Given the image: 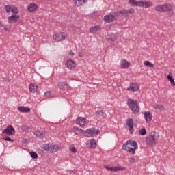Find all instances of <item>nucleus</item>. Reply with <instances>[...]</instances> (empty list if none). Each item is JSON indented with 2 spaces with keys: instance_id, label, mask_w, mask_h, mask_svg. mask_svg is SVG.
<instances>
[{
  "instance_id": "nucleus-1",
  "label": "nucleus",
  "mask_w": 175,
  "mask_h": 175,
  "mask_svg": "<svg viewBox=\"0 0 175 175\" xmlns=\"http://www.w3.org/2000/svg\"><path fill=\"white\" fill-rule=\"evenodd\" d=\"M156 12H159L160 13H165V12H169V16H173V5L170 3H165L161 5H157L154 8Z\"/></svg>"
},
{
  "instance_id": "nucleus-2",
  "label": "nucleus",
  "mask_w": 175,
  "mask_h": 175,
  "mask_svg": "<svg viewBox=\"0 0 175 175\" xmlns=\"http://www.w3.org/2000/svg\"><path fill=\"white\" fill-rule=\"evenodd\" d=\"M127 105L130 110H131L134 114H137V113L140 111V107L137 100L129 98L127 99Z\"/></svg>"
},
{
  "instance_id": "nucleus-3",
  "label": "nucleus",
  "mask_w": 175,
  "mask_h": 175,
  "mask_svg": "<svg viewBox=\"0 0 175 175\" xmlns=\"http://www.w3.org/2000/svg\"><path fill=\"white\" fill-rule=\"evenodd\" d=\"M77 131H78V132H83V133H86V135H88L87 137H94V136H98V134L99 132H100L99 129L96 130L95 128H91L87 130H83L80 128H77Z\"/></svg>"
},
{
  "instance_id": "nucleus-4",
  "label": "nucleus",
  "mask_w": 175,
  "mask_h": 175,
  "mask_svg": "<svg viewBox=\"0 0 175 175\" xmlns=\"http://www.w3.org/2000/svg\"><path fill=\"white\" fill-rule=\"evenodd\" d=\"M135 13V10L133 8H129V10H121L115 12L116 17L119 16H122L123 17H126L128 14H133Z\"/></svg>"
},
{
  "instance_id": "nucleus-5",
  "label": "nucleus",
  "mask_w": 175,
  "mask_h": 175,
  "mask_svg": "<svg viewBox=\"0 0 175 175\" xmlns=\"http://www.w3.org/2000/svg\"><path fill=\"white\" fill-rule=\"evenodd\" d=\"M157 135V133H154V134H151L146 138V144L147 146H150V147H152V146H155L157 144V138H155V135Z\"/></svg>"
},
{
  "instance_id": "nucleus-6",
  "label": "nucleus",
  "mask_w": 175,
  "mask_h": 175,
  "mask_svg": "<svg viewBox=\"0 0 175 175\" xmlns=\"http://www.w3.org/2000/svg\"><path fill=\"white\" fill-rule=\"evenodd\" d=\"M44 151H49V152H57L58 151V146L48 144L43 147Z\"/></svg>"
},
{
  "instance_id": "nucleus-7",
  "label": "nucleus",
  "mask_w": 175,
  "mask_h": 175,
  "mask_svg": "<svg viewBox=\"0 0 175 175\" xmlns=\"http://www.w3.org/2000/svg\"><path fill=\"white\" fill-rule=\"evenodd\" d=\"M126 125L129 127L130 134L132 135L133 132H135V129H133V118H128L126 122Z\"/></svg>"
},
{
  "instance_id": "nucleus-8",
  "label": "nucleus",
  "mask_w": 175,
  "mask_h": 175,
  "mask_svg": "<svg viewBox=\"0 0 175 175\" xmlns=\"http://www.w3.org/2000/svg\"><path fill=\"white\" fill-rule=\"evenodd\" d=\"M3 135L12 136V135H14V128H13V126L9 125L3 131Z\"/></svg>"
},
{
  "instance_id": "nucleus-9",
  "label": "nucleus",
  "mask_w": 175,
  "mask_h": 175,
  "mask_svg": "<svg viewBox=\"0 0 175 175\" xmlns=\"http://www.w3.org/2000/svg\"><path fill=\"white\" fill-rule=\"evenodd\" d=\"M66 38V34L65 33H57L53 35V39L58 42L61 40H65Z\"/></svg>"
},
{
  "instance_id": "nucleus-10",
  "label": "nucleus",
  "mask_w": 175,
  "mask_h": 175,
  "mask_svg": "<svg viewBox=\"0 0 175 175\" xmlns=\"http://www.w3.org/2000/svg\"><path fill=\"white\" fill-rule=\"evenodd\" d=\"M20 20V16L16 14H13L11 16L8 17V23L9 24H14V23H17Z\"/></svg>"
},
{
  "instance_id": "nucleus-11",
  "label": "nucleus",
  "mask_w": 175,
  "mask_h": 175,
  "mask_svg": "<svg viewBox=\"0 0 175 175\" xmlns=\"http://www.w3.org/2000/svg\"><path fill=\"white\" fill-rule=\"evenodd\" d=\"M66 66L70 70L75 69L76 68V62L72 59H68L66 62Z\"/></svg>"
},
{
  "instance_id": "nucleus-12",
  "label": "nucleus",
  "mask_w": 175,
  "mask_h": 175,
  "mask_svg": "<svg viewBox=\"0 0 175 175\" xmlns=\"http://www.w3.org/2000/svg\"><path fill=\"white\" fill-rule=\"evenodd\" d=\"M116 15L115 13L112 15H105L104 16V21L105 23H113V21H116Z\"/></svg>"
},
{
  "instance_id": "nucleus-13",
  "label": "nucleus",
  "mask_w": 175,
  "mask_h": 175,
  "mask_svg": "<svg viewBox=\"0 0 175 175\" xmlns=\"http://www.w3.org/2000/svg\"><path fill=\"white\" fill-rule=\"evenodd\" d=\"M137 6H141L142 8H150V6H152V2L138 1Z\"/></svg>"
},
{
  "instance_id": "nucleus-14",
  "label": "nucleus",
  "mask_w": 175,
  "mask_h": 175,
  "mask_svg": "<svg viewBox=\"0 0 175 175\" xmlns=\"http://www.w3.org/2000/svg\"><path fill=\"white\" fill-rule=\"evenodd\" d=\"M85 120H87V118L79 117L77 118L76 122L78 125H79V126H84V125H85L86 123Z\"/></svg>"
},
{
  "instance_id": "nucleus-15",
  "label": "nucleus",
  "mask_w": 175,
  "mask_h": 175,
  "mask_svg": "<svg viewBox=\"0 0 175 175\" xmlns=\"http://www.w3.org/2000/svg\"><path fill=\"white\" fill-rule=\"evenodd\" d=\"M127 91H133V92L139 91V85L137 83H131L130 87L127 89Z\"/></svg>"
},
{
  "instance_id": "nucleus-16",
  "label": "nucleus",
  "mask_w": 175,
  "mask_h": 175,
  "mask_svg": "<svg viewBox=\"0 0 175 175\" xmlns=\"http://www.w3.org/2000/svg\"><path fill=\"white\" fill-rule=\"evenodd\" d=\"M120 68H122V69H128V68H129V62H128L126 59H122Z\"/></svg>"
},
{
  "instance_id": "nucleus-17",
  "label": "nucleus",
  "mask_w": 175,
  "mask_h": 175,
  "mask_svg": "<svg viewBox=\"0 0 175 175\" xmlns=\"http://www.w3.org/2000/svg\"><path fill=\"white\" fill-rule=\"evenodd\" d=\"M88 2V0H74V3L76 6H83V5H85Z\"/></svg>"
},
{
  "instance_id": "nucleus-18",
  "label": "nucleus",
  "mask_w": 175,
  "mask_h": 175,
  "mask_svg": "<svg viewBox=\"0 0 175 175\" xmlns=\"http://www.w3.org/2000/svg\"><path fill=\"white\" fill-rule=\"evenodd\" d=\"M18 110L20 113H29V111H31V109L29 107H25L23 106L18 107Z\"/></svg>"
},
{
  "instance_id": "nucleus-19",
  "label": "nucleus",
  "mask_w": 175,
  "mask_h": 175,
  "mask_svg": "<svg viewBox=\"0 0 175 175\" xmlns=\"http://www.w3.org/2000/svg\"><path fill=\"white\" fill-rule=\"evenodd\" d=\"M144 117L146 122H150L152 120V114L150 111L145 112Z\"/></svg>"
},
{
  "instance_id": "nucleus-20",
  "label": "nucleus",
  "mask_w": 175,
  "mask_h": 175,
  "mask_svg": "<svg viewBox=\"0 0 175 175\" xmlns=\"http://www.w3.org/2000/svg\"><path fill=\"white\" fill-rule=\"evenodd\" d=\"M29 90L30 92H36V91H38V85L35 84V83H31L29 85Z\"/></svg>"
},
{
  "instance_id": "nucleus-21",
  "label": "nucleus",
  "mask_w": 175,
  "mask_h": 175,
  "mask_svg": "<svg viewBox=\"0 0 175 175\" xmlns=\"http://www.w3.org/2000/svg\"><path fill=\"white\" fill-rule=\"evenodd\" d=\"M38 9V5L35 3H31L28 5L27 10L29 12H35Z\"/></svg>"
},
{
  "instance_id": "nucleus-22",
  "label": "nucleus",
  "mask_w": 175,
  "mask_h": 175,
  "mask_svg": "<svg viewBox=\"0 0 175 175\" xmlns=\"http://www.w3.org/2000/svg\"><path fill=\"white\" fill-rule=\"evenodd\" d=\"M107 38L111 40V42H115V40H117L118 36L117 34L111 33L107 36Z\"/></svg>"
},
{
  "instance_id": "nucleus-23",
  "label": "nucleus",
  "mask_w": 175,
  "mask_h": 175,
  "mask_svg": "<svg viewBox=\"0 0 175 175\" xmlns=\"http://www.w3.org/2000/svg\"><path fill=\"white\" fill-rule=\"evenodd\" d=\"M98 29H100V27H99V26H92L90 28L89 31L92 33L94 32H98Z\"/></svg>"
},
{
  "instance_id": "nucleus-24",
  "label": "nucleus",
  "mask_w": 175,
  "mask_h": 175,
  "mask_svg": "<svg viewBox=\"0 0 175 175\" xmlns=\"http://www.w3.org/2000/svg\"><path fill=\"white\" fill-rule=\"evenodd\" d=\"M129 144H131V140H128L124 144L123 150H124V151H128L129 150V146H128Z\"/></svg>"
},
{
  "instance_id": "nucleus-25",
  "label": "nucleus",
  "mask_w": 175,
  "mask_h": 175,
  "mask_svg": "<svg viewBox=\"0 0 175 175\" xmlns=\"http://www.w3.org/2000/svg\"><path fill=\"white\" fill-rule=\"evenodd\" d=\"M36 135L38 137H40L41 139H43V137H44L45 133L43 131H36Z\"/></svg>"
},
{
  "instance_id": "nucleus-26",
  "label": "nucleus",
  "mask_w": 175,
  "mask_h": 175,
  "mask_svg": "<svg viewBox=\"0 0 175 175\" xmlns=\"http://www.w3.org/2000/svg\"><path fill=\"white\" fill-rule=\"evenodd\" d=\"M91 148H95L96 147V140L95 139H92L90 141Z\"/></svg>"
},
{
  "instance_id": "nucleus-27",
  "label": "nucleus",
  "mask_w": 175,
  "mask_h": 175,
  "mask_svg": "<svg viewBox=\"0 0 175 175\" xmlns=\"http://www.w3.org/2000/svg\"><path fill=\"white\" fill-rule=\"evenodd\" d=\"M57 85L60 88H65V87H68V83L66 82H58L57 83Z\"/></svg>"
},
{
  "instance_id": "nucleus-28",
  "label": "nucleus",
  "mask_w": 175,
  "mask_h": 175,
  "mask_svg": "<svg viewBox=\"0 0 175 175\" xmlns=\"http://www.w3.org/2000/svg\"><path fill=\"white\" fill-rule=\"evenodd\" d=\"M131 147H133L135 150H137L139 146L137 145V142L136 141H131V144H129Z\"/></svg>"
},
{
  "instance_id": "nucleus-29",
  "label": "nucleus",
  "mask_w": 175,
  "mask_h": 175,
  "mask_svg": "<svg viewBox=\"0 0 175 175\" xmlns=\"http://www.w3.org/2000/svg\"><path fill=\"white\" fill-rule=\"evenodd\" d=\"M12 5H5V10L6 13H10V12H12Z\"/></svg>"
},
{
  "instance_id": "nucleus-30",
  "label": "nucleus",
  "mask_w": 175,
  "mask_h": 175,
  "mask_svg": "<svg viewBox=\"0 0 175 175\" xmlns=\"http://www.w3.org/2000/svg\"><path fill=\"white\" fill-rule=\"evenodd\" d=\"M11 12L12 13H14V14H17V13H18V9L17 8V7L12 5Z\"/></svg>"
},
{
  "instance_id": "nucleus-31",
  "label": "nucleus",
  "mask_w": 175,
  "mask_h": 175,
  "mask_svg": "<svg viewBox=\"0 0 175 175\" xmlns=\"http://www.w3.org/2000/svg\"><path fill=\"white\" fill-rule=\"evenodd\" d=\"M104 167L107 169V170H109V172H116V167H110L109 165H105Z\"/></svg>"
},
{
  "instance_id": "nucleus-32",
  "label": "nucleus",
  "mask_w": 175,
  "mask_h": 175,
  "mask_svg": "<svg viewBox=\"0 0 175 175\" xmlns=\"http://www.w3.org/2000/svg\"><path fill=\"white\" fill-rule=\"evenodd\" d=\"M30 156L33 159H38V153L36 152H31Z\"/></svg>"
},
{
  "instance_id": "nucleus-33",
  "label": "nucleus",
  "mask_w": 175,
  "mask_h": 175,
  "mask_svg": "<svg viewBox=\"0 0 175 175\" xmlns=\"http://www.w3.org/2000/svg\"><path fill=\"white\" fill-rule=\"evenodd\" d=\"M144 65L146 66H148L149 68H154V64L147 60L144 62Z\"/></svg>"
},
{
  "instance_id": "nucleus-34",
  "label": "nucleus",
  "mask_w": 175,
  "mask_h": 175,
  "mask_svg": "<svg viewBox=\"0 0 175 175\" xmlns=\"http://www.w3.org/2000/svg\"><path fill=\"white\" fill-rule=\"evenodd\" d=\"M153 107L156 110H162V109H163V105H154L153 106Z\"/></svg>"
},
{
  "instance_id": "nucleus-35",
  "label": "nucleus",
  "mask_w": 175,
  "mask_h": 175,
  "mask_svg": "<svg viewBox=\"0 0 175 175\" xmlns=\"http://www.w3.org/2000/svg\"><path fill=\"white\" fill-rule=\"evenodd\" d=\"M103 114H105V113H103V111H97L95 113V116L96 117H102L103 116Z\"/></svg>"
},
{
  "instance_id": "nucleus-36",
  "label": "nucleus",
  "mask_w": 175,
  "mask_h": 175,
  "mask_svg": "<svg viewBox=\"0 0 175 175\" xmlns=\"http://www.w3.org/2000/svg\"><path fill=\"white\" fill-rule=\"evenodd\" d=\"M139 133L142 136H144L146 133H147V131L146 130V129H142L141 130H139Z\"/></svg>"
},
{
  "instance_id": "nucleus-37",
  "label": "nucleus",
  "mask_w": 175,
  "mask_h": 175,
  "mask_svg": "<svg viewBox=\"0 0 175 175\" xmlns=\"http://www.w3.org/2000/svg\"><path fill=\"white\" fill-rule=\"evenodd\" d=\"M135 150H136V149H135V148H131V147H129V150H128L127 151H128L129 152H131V154H132L133 155H135Z\"/></svg>"
},
{
  "instance_id": "nucleus-38",
  "label": "nucleus",
  "mask_w": 175,
  "mask_h": 175,
  "mask_svg": "<svg viewBox=\"0 0 175 175\" xmlns=\"http://www.w3.org/2000/svg\"><path fill=\"white\" fill-rule=\"evenodd\" d=\"M44 96H46V98L48 99H50V98H51V92H46L44 93Z\"/></svg>"
},
{
  "instance_id": "nucleus-39",
  "label": "nucleus",
  "mask_w": 175,
  "mask_h": 175,
  "mask_svg": "<svg viewBox=\"0 0 175 175\" xmlns=\"http://www.w3.org/2000/svg\"><path fill=\"white\" fill-rule=\"evenodd\" d=\"M125 170V167H115V172Z\"/></svg>"
},
{
  "instance_id": "nucleus-40",
  "label": "nucleus",
  "mask_w": 175,
  "mask_h": 175,
  "mask_svg": "<svg viewBox=\"0 0 175 175\" xmlns=\"http://www.w3.org/2000/svg\"><path fill=\"white\" fill-rule=\"evenodd\" d=\"M129 3L131 5H134L135 6H137L138 1H135V0H129Z\"/></svg>"
},
{
  "instance_id": "nucleus-41",
  "label": "nucleus",
  "mask_w": 175,
  "mask_h": 175,
  "mask_svg": "<svg viewBox=\"0 0 175 175\" xmlns=\"http://www.w3.org/2000/svg\"><path fill=\"white\" fill-rule=\"evenodd\" d=\"M3 140H5V142H13V140H12V139L9 137H3Z\"/></svg>"
},
{
  "instance_id": "nucleus-42",
  "label": "nucleus",
  "mask_w": 175,
  "mask_h": 175,
  "mask_svg": "<svg viewBox=\"0 0 175 175\" xmlns=\"http://www.w3.org/2000/svg\"><path fill=\"white\" fill-rule=\"evenodd\" d=\"M21 128L23 132H25L26 131H28V127L27 126H22Z\"/></svg>"
},
{
  "instance_id": "nucleus-43",
  "label": "nucleus",
  "mask_w": 175,
  "mask_h": 175,
  "mask_svg": "<svg viewBox=\"0 0 175 175\" xmlns=\"http://www.w3.org/2000/svg\"><path fill=\"white\" fill-rule=\"evenodd\" d=\"M129 162L130 163H135V159L133 157L129 158Z\"/></svg>"
},
{
  "instance_id": "nucleus-44",
  "label": "nucleus",
  "mask_w": 175,
  "mask_h": 175,
  "mask_svg": "<svg viewBox=\"0 0 175 175\" xmlns=\"http://www.w3.org/2000/svg\"><path fill=\"white\" fill-rule=\"evenodd\" d=\"M167 78V80H169V81H171L174 79L173 77H172V75H168Z\"/></svg>"
},
{
  "instance_id": "nucleus-45",
  "label": "nucleus",
  "mask_w": 175,
  "mask_h": 175,
  "mask_svg": "<svg viewBox=\"0 0 175 175\" xmlns=\"http://www.w3.org/2000/svg\"><path fill=\"white\" fill-rule=\"evenodd\" d=\"M1 27H2V29H3L5 32L8 31V27H6V25H2Z\"/></svg>"
},
{
  "instance_id": "nucleus-46",
  "label": "nucleus",
  "mask_w": 175,
  "mask_h": 175,
  "mask_svg": "<svg viewBox=\"0 0 175 175\" xmlns=\"http://www.w3.org/2000/svg\"><path fill=\"white\" fill-rule=\"evenodd\" d=\"M70 151L72 152H74L75 154V152H77V150H76V148H71Z\"/></svg>"
},
{
  "instance_id": "nucleus-47",
  "label": "nucleus",
  "mask_w": 175,
  "mask_h": 175,
  "mask_svg": "<svg viewBox=\"0 0 175 175\" xmlns=\"http://www.w3.org/2000/svg\"><path fill=\"white\" fill-rule=\"evenodd\" d=\"M170 81L171 83V85H172V87H175L174 79Z\"/></svg>"
},
{
  "instance_id": "nucleus-48",
  "label": "nucleus",
  "mask_w": 175,
  "mask_h": 175,
  "mask_svg": "<svg viewBox=\"0 0 175 175\" xmlns=\"http://www.w3.org/2000/svg\"><path fill=\"white\" fill-rule=\"evenodd\" d=\"M68 55H75V53H73V51H70L69 53H68Z\"/></svg>"
},
{
  "instance_id": "nucleus-49",
  "label": "nucleus",
  "mask_w": 175,
  "mask_h": 175,
  "mask_svg": "<svg viewBox=\"0 0 175 175\" xmlns=\"http://www.w3.org/2000/svg\"><path fill=\"white\" fill-rule=\"evenodd\" d=\"M67 172H70V173H74L75 172L74 171H72V170H67Z\"/></svg>"
},
{
  "instance_id": "nucleus-50",
  "label": "nucleus",
  "mask_w": 175,
  "mask_h": 175,
  "mask_svg": "<svg viewBox=\"0 0 175 175\" xmlns=\"http://www.w3.org/2000/svg\"><path fill=\"white\" fill-rule=\"evenodd\" d=\"M0 27H2V23L0 22Z\"/></svg>"
}]
</instances>
